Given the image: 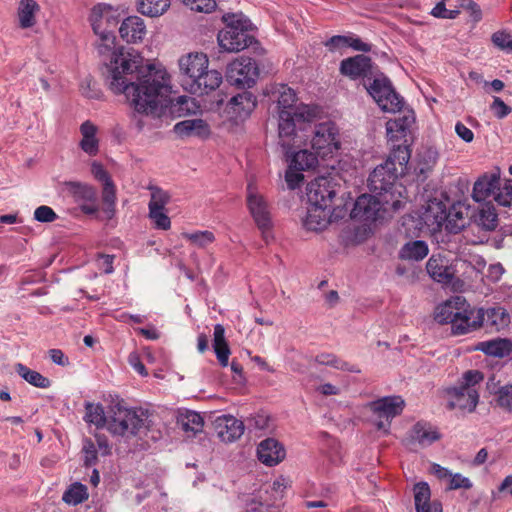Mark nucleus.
<instances>
[{"instance_id":"nucleus-46","label":"nucleus","mask_w":512,"mask_h":512,"mask_svg":"<svg viewBox=\"0 0 512 512\" xmlns=\"http://www.w3.org/2000/svg\"><path fill=\"white\" fill-rule=\"evenodd\" d=\"M103 185L102 201L104 205V213L108 219H111L115 213L116 204V188L113 181L107 182Z\"/></svg>"},{"instance_id":"nucleus-60","label":"nucleus","mask_w":512,"mask_h":512,"mask_svg":"<svg viewBox=\"0 0 512 512\" xmlns=\"http://www.w3.org/2000/svg\"><path fill=\"white\" fill-rule=\"evenodd\" d=\"M448 481H449V485H448L449 490H457V489H461V488L470 489L473 486L471 480L469 478L463 476L460 473H455V474L451 473Z\"/></svg>"},{"instance_id":"nucleus-61","label":"nucleus","mask_w":512,"mask_h":512,"mask_svg":"<svg viewBox=\"0 0 512 512\" xmlns=\"http://www.w3.org/2000/svg\"><path fill=\"white\" fill-rule=\"evenodd\" d=\"M82 451L84 453V461L86 465H94L97 461L99 453L96 445L90 439H84Z\"/></svg>"},{"instance_id":"nucleus-58","label":"nucleus","mask_w":512,"mask_h":512,"mask_svg":"<svg viewBox=\"0 0 512 512\" xmlns=\"http://www.w3.org/2000/svg\"><path fill=\"white\" fill-rule=\"evenodd\" d=\"M34 219L41 223H51L57 219V214L51 207L42 205L35 209Z\"/></svg>"},{"instance_id":"nucleus-20","label":"nucleus","mask_w":512,"mask_h":512,"mask_svg":"<svg viewBox=\"0 0 512 512\" xmlns=\"http://www.w3.org/2000/svg\"><path fill=\"white\" fill-rule=\"evenodd\" d=\"M448 217L450 209L447 210L446 203L433 199L426 206L423 221L432 232H437L442 228L447 230Z\"/></svg>"},{"instance_id":"nucleus-10","label":"nucleus","mask_w":512,"mask_h":512,"mask_svg":"<svg viewBox=\"0 0 512 512\" xmlns=\"http://www.w3.org/2000/svg\"><path fill=\"white\" fill-rule=\"evenodd\" d=\"M143 425V419L137 411L115 405L106 420V429L115 436L135 435Z\"/></svg>"},{"instance_id":"nucleus-44","label":"nucleus","mask_w":512,"mask_h":512,"mask_svg":"<svg viewBox=\"0 0 512 512\" xmlns=\"http://www.w3.org/2000/svg\"><path fill=\"white\" fill-rule=\"evenodd\" d=\"M182 237L186 239L192 246L199 249L208 248L216 240L214 233L210 230L183 232Z\"/></svg>"},{"instance_id":"nucleus-24","label":"nucleus","mask_w":512,"mask_h":512,"mask_svg":"<svg viewBox=\"0 0 512 512\" xmlns=\"http://www.w3.org/2000/svg\"><path fill=\"white\" fill-rule=\"evenodd\" d=\"M119 34L128 44L142 43L147 35L145 21L139 16H129L120 24Z\"/></svg>"},{"instance_id":"nucleus-52","label":"nucleus","mask_w":512,"mask_h":512,"mask_svg":"<svg viewBox=\"0 0 512 512\" xmlns=\"http://www.w3.org/2000/svg\"><path fill=\"white\" fill-rule=\"evenodd\" d=\"M494 200L504 207H512V180L505 179L500 181Z\"/></svg>"},{"instance_id":"nucleus-28","label":"nucleus","mask_w":512,"mask_h":512,"mask_svg":"<svg viewBox=\"0 0 512 512\" xmlns=\"http://www.w3.org/2000/svg\"><path fill=\"white\" fill-rule=\"evenodd\" d=\"M340 71L351 79L367 77L373 73L371 59L365 55L344 59L341 62Z\"/></svg>"},{"instance_id":"nucleus-26","label":"nucleus","mask_w":512,"mask_h":512,"mask_svg":"<svg viewBox=\"0 0 512 512\" xmlns=\"http://www.w3.org/2000/svg\"><path fill=\"white\" fill-rule=\"evenodd\" d=\"M426 270L434 281L442 284L450 283L454 276L449 259L441 254H433L428 259Z\"/></svg>"},{"instance_id":"nucleus-6","label":"nucleus","mask_w":512,"mask_h":512,"mask_svg":"<svg viewBox=\"0 0 512 512\" xmlns=\"http://www.w3.org/2000/svg\"><path fill=\"white\" fill-rule=\"evenodd\" d=\"M480 317L462 296L451 297L434 310V320L439 324L450 323L453 335H464L474 331Z\"/></svg>"},{"instance_id":"nucleus-17","label":"nucleus","mask_w":512,"mask_h":512,"mask_svg":"<svg viewBox=\"0 0 512 512\" xmlns=\"http://www.w3.org/2000/svg\"><path fill=\"white\" fill-rule=\"evenodd\" d=\"M256 99L250 92H242L233 96L225 106L224 113L228 120L239 123L246 120L254 108Z\"/></svg>"},{"instance_id":"nucleus-19","label":"nucleus","mask_w":512,"mask_h":512,"mask_svg":"<svg viewBox=\"0 0 512 512\" xmlns=\"http://www.w3.org/2000/svg\"><path fill=\"white\" fill-rule=\"evenodd\" d=\"M448 217L450 209L447 210L446 203L433 199L426 206L423 221L432 232H437L442 228L447 230Z\"/></svg>"},{"instance_id":"nucleus-2","label":"nucleus","mask_w":512,"mask_h":512,"mask_svg":"<svg viewBox=\"0 0 512 512\" xmlns=\"http://www.w3.org/2000/svg\"><path fill=\"white\" fill-rule=\"evenodd\" d=\"M273 97L277 103L279 144L284 149L299 147L303 143L302 131L318 116L316 106L297 103L296 93L287 85L275 86Z\"/></svg>"},{"instance_id":"nucleus-25","label":"nucleus","mask_w":512,"mask_h":512,"mask_svg":"<svg viewBox=\"0 0 512 512\" xmlns=\"http://www.w3.org/2000/svg\"><path fill=\"white\" fill-rule=\"evenodd\" d=\"M303 143L299 146V148L307 142V136L302 131ZM285 151L287 161L292 167H296L298 170H310L314 169L321 159L311 150L308 149H300L299 151L294 152L298 147L291 148L289 150L282 148Z\"/></svg>"},{"instance_id":"nucleus-37","label":"nucleus","mask_w":512,"mask_h":512,"mask_svg":"<svg viewBox=\"0 0 512 512\" xmlns=\"http://www.w3.org/2000/svg\"><path fill=\"white\" fill-rule=\"evenodd\" d=\"M470 217L469 207L464 203L458 202L450 207V217H448L447 231L450 233L460 232L467 224Z\"/></svg>"},{"instance_id":"nucleus-8","label":"nucleus","mask_w":512,"mask_h":512,"mask_svg":"<svg viewBox=\"0 0 512 512\" xmlns=\"http://www.w3.org/2000/svg\"><path fill=\"white\" fill-rule=\"evenodd\" d=\"M225 23L217 34V43L221 51L236 53L249 47L253 38L248 34L249 20L242 14H225Z\"/></svg>"},{"instance_id":"nucleus-55","label":"nucleus","mask_w":512,"mask_h":512,"mask_svg":"<svg viewBox=\"0 0 512 512\" xmlns=\"http://www.w3.org/2000/svg\"><path fill=\"white\" fill-rule=\"evenodd\" d=\"M446 1L447 0H441L439 1L434 8L431 10V15L435 18L440 19H455L460 14L459 8L455 9H447L446 8Z\"/></svg>"},{"instance_id":"nucleus-18","label":"nucleus","mask_w":512,"mask_h":512,"mask_svg":"<svg viewBox=\"0 0 512 512\" xmlns=\"http://www.w3.org/2000/svg\"><path fill=\"white\" fill-rule=\"evenodd\" d=\"M306 194L309 204L330 207L336 195L335 185L327 177H318L308 184Z\"/></svg>"},{"instance_id":"nucleus-36","label":"nucleus","mask_w":512,"mask_h":512,"mask_svg":"<svg viewBox=\"0 0 512 512\" xmlns=\"http://www.w3.org/2000/svg\"><path fill=\"white\" fill-rule=\"evenodd\" d=\"M39 12L40 6L35 0H20L17 8L19 26L22 29L33 27Z\"/></svg>"},{"instance_id":"nucleus-21","label":"nucleus","mask_w":512,"mask_h":512,"mask_svg":"<svg viewBox=\"0 0 512 512\" xmlns=\"http://www.w3.org/2000/svg\"><path fill=\"white\" fill-rule=\"evenodd\" d=\"M501 181V171L495 167L492 171L480 176L474 183L472 197L477 202H482L490 196H495Z\"/></svg>"},{"instance_id":"nucleus-53","label":"nucleus","mask_w":512,"mask_h":512,"mask_svg":"<svg viewBox=\"0 0 512 512\" xmlns=\"http://www.w3.org/2000/svg\"><path fill=\"white\" fill-rule=\"evenodd\" d=\"M149 190L151 191V196L148 204V209H165V206L168 204L170 200V195L168 194V192L154 186L149 187Z\"/></svg>"},{"instance_id":"nucleus-32","label":"nucleus","mask_w":512,"mask_h":512,"mask_svg":"<svg viewBox=\"0 0 512 512\" xmlns=\"http://www.w3.org/2000/svg\"><path fill=\"white\" fill-rule=\"evenodd\" d=\"M98 127L87 120L80 125L81 139L79 147L89 156H96L99 152Z\"/></svg>"},{"instance_id":"nucleus-40","label":"nucleus","mask_w":512,"mask_h":512,"mask_svg":"<svg viewBox=\"0 0 512 512\" xmlns=\"http://www.w3.org/2000/svg\"><path fill=\"white\" fill-rule=\"evenodd\" d=\"M213 336L214 352L219 363L225 367L228 365L230 349L225 339V329L221 324L215 325Z\"/></svg>"},{"instance_id":"nucleus-62","label":"nucleus","mask_w":512,"mask_h":512,"mask_svg":"<svg viewBox=\"0 0 512 512\" xmlns=\"http://www.w3.org/2000/svg\"><path fill=\"white\" fill-rule=\"evenodd\" d=\"M490 109L498 119H503L508 116L512 109L500 97L495 96L490 105Z\"/></svg>"},{"instance_id":"nucleus-5","label":"nucleus","mask_w":512,"mask_h":512,"mask_svg":"<svg viewBox=\"0 0 512 512\" xmlns=\"http://www.w3.org/2000/svg\"><path fill=\"white\" fill-rule=\"evenodd\" d=\"M396 180L395 162L391 159L377 166L368 178L370 190L382 197L384 207L391 205L393 210L400 209L406 199V188Z\"/></svg>"},{"instance_id":"nucleus-49","label":"nucleus","mask_w":512,"mask_h":512,"mask_svg":"<svg viewBox=\"0 0 512 512\" xmlns=\"http://www.w3.org/2000/svg\"><path fill=\"white\" fill-rule=\"evenodd\" d=\"M88 498L87 488L81 483L72 484L63 494V501L69 505H77Z\"/></svg>"},{"instance_id":"nucleus-39","label":"nucleus","mask_w":512,"mask_h":512,"mask_svg":"<svg viewBox=\"0 0 512 512\" xmlns=\"http://www.w3.org/2000/svg\"><path fill=\"white\" fill-rule=\"evenodd\" d=\"M428 253L429 248L425 241L411 240L401 247L399 257L405 261H421Z\"/></svg>"},{"instance_id":"nucleus-29","label":"nucleus","mask_w":512,"mask_h":512,"mask_svg":"<svg viewBox=\"0 0 512 512\" xmlns=\"http://www.w3.org/2000/svg\"><path fill=\"white\" fill-rule=\"evenodd\" d=\"M174 132L181 138L197 137L207 139L211 134V127L203 119H187L176 123Z\"/></svg>"},{"instance_id":"nucleus-12","label":"nucleus","mask_w":512,"mask_h":512,"mask_svg":"<svg viewBox=\"0 0 512 512\" xmlns=\"http://www.w3.org/2000/svg\"><path fill=\"white\" fill-rule=\"evenodd\" d=\"M259 66L255 59L239 56L232 60L226 69L227 81L238 88H250L259 78Z\"/></svg>"},{"instance_id":"nucleus-3","label":"nucleus","mask_w":512,"mask_h":512,"mask_svg":"<svg viewBox=\"0 0 512 512\" xmlns=\"http://www.w3.org/2000/svg\"><path fill=\"white\" fill-rule=\"evenodd\" d=\"M177 65L181 84L191 93L207 94L222 83V74L209 69V58L204 52L185 53L178 58Z\"/></svg>"},{"instance_id":"nucleus-42","label":"nucleus","mask_w":512,"mask_h":512,"mask_svg":"<svg viewBox=\"0 0 512 512\" xmlns=\"http://www.w3.org/2000/svg\"><path fill=\"white\" fill-rule=\"evenodd\" d=\"M475 223L485 230H493L497 225V214L491 203H484L474 215Z\"/></svg>"},{"instance_id":"nucleus-41","label":"nucleus","mask_w":512,"mask_h":512,"mask_svg":"<svg viewBox=\"0 0 512 512\" xmlns=\"http://www.w3.org/2000/svg\"><path fill=\"white\" fill-rule=\"evenodd\" d=\"M171 0H137V10L140 14L155 18L168 11Z\"/></svg>"},{"instance_id":"nucleus-64","label":"nucleus","mask_w":512,"mask_h":512,"mask_svg":"<svg viewBox=\"0 0 512 512\" xmlns=\"http://www.w3.org/2000/svg\"><path fill=\"white\" fill-rule=\"evenodd\" d=\"M455 132L457 136L466 143H470L474 139L473 131L462 122H457L455 124Z\"/></svg>"},{"instance_id":"nucleus-47","label":"nucleus","mask_w":512,"mask_h":512,"mask_svg":"<svg viewBox=\"0 0 512 512\" xmlns=\"http://www.w3.org/2000/svg\"><path fill=\"white\" fill-rule=\"evenodd\" d=\"M315 361L320 365L331 366L339 370L350 371L355 373L359 372V369H357L355 366L350 365L349 363L337 358L333 354L321 353L315 357Z\"/></svg>"},{"instance_id":"nucleus-56","label":"nucleus","mask_w":512,"mask_h":512,"mask_svg":"<svg viewBox=\"0 0 512 512\" xmlns=\"http://www.w3.org/2000/svg\"><path fill=\"white\" fill-rule=\"evenodd\" d=\"M304 170H298L296 167H292L291 164H288V168L285 173V181L289 187V189L294 190L298 188L304 180V176L302 174Z\"/></svg>"},{"instance_id":"nucleus-1","label":"nucleus","mask_w":512,"mask_h":512,"mask_svg":"<svg viewBox=\"0 0 512 512\" xmlns=\"http://www.w3.org/2000/svg\"><path fill=\"white\" fill-rule=\"evenodd\" d=\"M106 81L116 95H124L138 114L161 117L171 103L170 77L163 69L144 64L140 52L119 49L105 62Z\"/></svg>"},{"instance_id":"nucleus-30","label":"nucleus","mask_w":512,"mask_h":512,"mask_svg":"<svg viewBox=\"0 0 512 512\" xmlns=\"http://www.w3.org/2000/svg\"><path fill=\"white\" fill-rule=\"evenodd\" d=\"M413 493L416 512H442L441 503L431 500V490L426 482L415 484Z\"/></svg>"},{"instance_id":"nucleus-23","label":"nucleus","mask_w":512,"mask_h":512,"mask_svg":"<svg viewBox=\"0 0 512 512\" xmlns=\"http://www.w3.org/2000/svg\"><path fill=\"white\" fill-rule=\"evenodd\" d=\"M244 423L232 415H222L215 420L218 437L227 443L239 439L244 433Z\"/></svg>"},{"instance_id":"nucleus-16","label":"nucleus","mask_w":512,"mask_h":512,"mask_svg":"<svg viewBox=\"0 0 512 512\" xmlns=\"http://www.w3.org/2000/svg\"><path fill=\"white\" fill-rule=\"evenodd\" d=\"M247 205L258 228L263 232L269 230L272 223L268 204L251 183L247 186Z\"/></svg>"},{"instance_id":"nucleus-9","label":"nucleus","mask_w":512,"mask_h":512,"mask_svg":"<svg viewBox=\"0 0 512 512\" xmlns=\"http://www.w3.org/2000/svg\"><path fill=\"white\" fill-rule=\"evenodd\" d=\"M311 150L321 161L335 160L341 150L340 132L332 121H325L314 126L309 139Z\"/></svg>"},{"instance_id":"nucleus-48","label":"nucleus","mask_w":512,"mask_h":512,"mask_svg":"<svg viewBox=\"0 0 512 512\" xmlns=\"http://www.w3.org/2000/svg\"><path fill=\"white\" fill-rule=\"evenodd\" d=\"M85 420L95 425L97 428L105 427L107 417L104 408L100 404L87 403L85 405Z\"/></svg>"},{"instance_id":"nucleus-11","label":"nucleus","mask_w":512,"mask_h":512,"mask_svg":"<svg viewBox=\"0 0 512 512\" xmlns=\"http://www.w3.org/2000/svg\"><path fill=\"white\" fill-rule=\"evenodd\" d=\"M366 407L372 413L377 429L388 433L392 419L402 413L405 401L400 396H386L369 402Z\"/></svg>"},{"instance_id":"nucleus-27","label":"nucleus","mask_w":512,"mask_h":512,"mask_svg":"<svg viewBox=\"0 0 512 512\" xmlns=\"http://www.w3.org/2000/svg\"><path fill=\"white\" fill-rule=\"evenodd\" d=\"M474 313L478 315L480 314L479 324L475 325V330L481 327L483 324L486 326L500 331L501 329L507 327L510 323V316L507 310L503 307L496 306L491 307L486 310L474 309Z\"/></svg>"},{"instance_id":"nucleus-35","label":"nucleus","mask_w":512,"mask_h":512,"mask_svg":"<svg viewBox=\"0 0 512 512\" xmlns=\"http://www.w3.org/2000/svg\"><path fill=\"white\" fill-rule=\"evenodd\" d=\"M177 423L185 432L187 437H194L203 431L204 420L202 416L195 411L182 410L178 414Z\"/></svg>"},{"instance_id":"nucleus-43","label":"nucleus","mask_w":512,"mask_h":512,"mask_svg":"<svg viewBox=\"0 0 512 512\" xmlns=\"http://www.w3.org/2000/svg\"><path fill=\"white\" fill-rule=\"evenodd\" d=\"M15 371L21 378L32 386L42 389L49 388L51 386V381L47 377L21 363H17L15 365Z\"/></svg>"},{"instance_id":"nucleus-33","label":"nucleus","mask_w":512,"mask_h":512,"mask_svg":"<svg viewBox=\"0 0 512 512\" xmlns=\"http://www.w3.org/2000/svg\"><path fill=\"white\" fill-rule=\"evenodd\" d=\"M474 349L488 356L504 358L512 354V341L507 338H495L479 342Z\"/></svg>"},{"instance_id":"nucleus-59","label":"nucleus","mask_w":512,"mask_h":512,"mask_svg":"<svg viewBox=\"0 0 512 512\" xmlns=\"http://www.w3.org/2000/svg\"><path fill=\"white\" fill-rule=\"evenodd\" d=\"M492 41L501 50L512 52V36L509 33L496 32L492 35Z\"/></svg>"},{"instance_id":"nucleus-63","label":"nucleus","mask_w":512,"mask_h":512,"mask_svg":"<svg viewBox=\"0 0 512 512\" xmlns=\"http://www.w3.org/2000/svg\"><path fill=\"white\" fill-rule=\"evenodd\" d=\"M91 173L94 176L95 179L100 181L102 184H105L107 182L112 181L111 177L107 173V171L104 169L102 164L94 161L91 164Z\"/></svg>"},{"instance_id":"nucleus-51","label":"nucleus","mask_w":512,"mask_h":512,"mask_svg":"<svg viewBox=\"0 0 512 512\" xmlns=\"http://www.w3.org/2000/svg\"><path fill=\"white\" fill-rule=\"evenodd\" d=\"M71 191L78 202H96V190L88 184L74 182L70 184Z\"/></svg>"},{"instance_id":"nucleus-31","label":"nucleus","mask_w":512,"mask_h":512,"mask_svg":"<svg viewBox=\"0 0 512 512\" xmlns=\"http://www.w3.org/2000/svg\"><path fill=\"white\" fill-rule=\"evenodd\" d=\"M408 438L411 443L426 447L439 440L440 433L430 423L418 422L409 431Z\"/></svg>"},{"instance_id":"nucleus-45","label":"nucleus","mask_w":512,"mask_h":512,"mask_svg":"<svg viewBox=\"0 0 512 512\" xmlns=\"http://www.w3.org/2000/svg\"><path fill=\"white\" fill-rule=\"evenodd\" d=\"M494 401L502 411L512 414V382L500 386L495 391Z\"/></svg>"},{"instance_id":"nucleus-34","label":"nucleus","mask_w":512,"mask_h":512,"mask_svg":"<svg viewBox=\"0 0 512 512\" xmlns=\"http://www.w3.org/2000/svg\"><path fill=\"white\" fill-rule=\"evenodd\" d=\"M415 118L412 112H406L403 116L389 120L386 123V133L390 141H399L403 139Z\"/></svg>"},{"instance_id":"nucleus-22","label":"nucleus","mask_w":512,"mask_h":512,"mask_svg":"<svg viewBox=\"0 0 512 512\" xmlns=\"http://www.w3.org/2000/svg\"><path fill=\"white\" fill-rule=\"evenodd\" d=\"M257 457L262 464L273 467L285 459L286 450L277 439L267 438L258 444Z\"/></svg>"},{"instance_id":"nucleus-4","label":"nucleus","mask_w":512,"mask_h":512,"mask_svg":"<svg viewBox=\"0 0 512 512\" xmlns=\"http://www.w3.org/2000/svg\"><path fill=\"white\" fill-rule=\"evenodd\" d=\"M119 18L118 9L109 4L98 3L91 8L88 20L96 36L94 46L104 63L111 59L114 52L125 49L123 46L116 47L114 29Z\"/></svg>"},{"instance_id":"nucleus-54","label":"nucleus","mask_w":512,"mask_h":512,"mask_svg":"<svg viewBox=\"0 0 512 512\" xmlns=\"http://www.w3.org/2000/svg\"><path fill=\"white\" fill-rule=\"evenodd\" d=\"M148 217L156 229L169 230L171 227V220L165 209L149 210Z\"/></svg>"},{"instance_id":"nucleus-13","label":"nucleus","mask_w":512,"mask_h":512,"mask_svg":"<svg viewBox=\"0 0 512 512\" xmlns=\"http://www.w3.org/2000/svg\"><path fill=\"white\" fill-rule=\"evenodd\" d=\"M367 91L384 112L396 113L403 106L402 99L393 90L390 81L384 76L376 77L367 87Z\"/></svg>"},{"instance_id":"nucleus-7","label":"nucleus","mask_w":512,"mask_h":512,"mask_svg":"<svg viewBox=\"0 0 512 512\" xmlns=\"http://www.w3.org/2000/svg\"><path fill=\"white\" fill-rule=\"evenodd\" d=\"M483 380L484 374L481 371H465L456 385L445 390L448 408L473 412L479 402V387Z\"/></svg>"},{"instance_id":"nucleus-14","label":"nucleus","mask_w":512,"mask_h":512,"mask_svg":"<svg viewBox=\"0 0 512 512\" xmlns=\"http://www.w3.org/2000/svg\"><path fill=\"white\" fill-rule=\"evenodd\" d=\"M389 211L394 210L391 208V205H386V207H384L382 204V197L378 195L363 194L359 196L354 203L350 216L354 220L367 224L383 218L384 214Z\"/></svg>"},{"instance_id":"nucleus-50","label":"nucleus","mask_w":512,"mask_h":512,"mask_svg":"<svg viewBox=\"0 0 512 512\" xmlns=\"http://www.w3.org/2000/svg\"><path fill=\"white\" fill-rule=\"evenodd\" d=\"M438 159L439 153L437 149L432 147L423 149L418 154V169L420 173L430 171L436 165Z\"/></svg>"},{"instance_id":"nucleus-15","label":"nucleus","mask_w":512,"mask_h":512,"mask_svg":"<svg viewBox=\"0 0 512 512\" xmlns=\"http://www.w3.org/2000/svg\"><path fill=\"white\" fill-rule=\"evenodd\" d=\"M347 210L346 204L344 207L337 206L332 212L330 211V207L309 204L307 215L304 219V226L307 230L316 232L322 231L327 228L330 223L343 218Z\"/></svg>"},{"instance_id":"nucleus-38","label":"nucleus","mask_w":512,"mask_h":512,"mask_svg":"<svg viewBox=\"0 0 512 512\" xmlns=\"http://www.w3.org/2000/svg\"><path fill=\"white\" fill-rule=\"evenodd\" d=\"M169 112L176 117L197 114L200 111V105L197 100L190 96H179L176 99L171 97V103L168 106Z\"/></svg>"},{"instance_id":"nucleus-57","label":"nucleus","mask_w":512,"mask_h":512,"mask_svg":"<svg viewBox=\"0 0 512 512\" xmlns=\"http://www.w3.org/2000/svg\"><path fill=\"white\" fill-rule=\"evenodd\" d=\"M184 3L196 12L210 13L216 8V0H184Z\"/></svg>"}]
</instances>
